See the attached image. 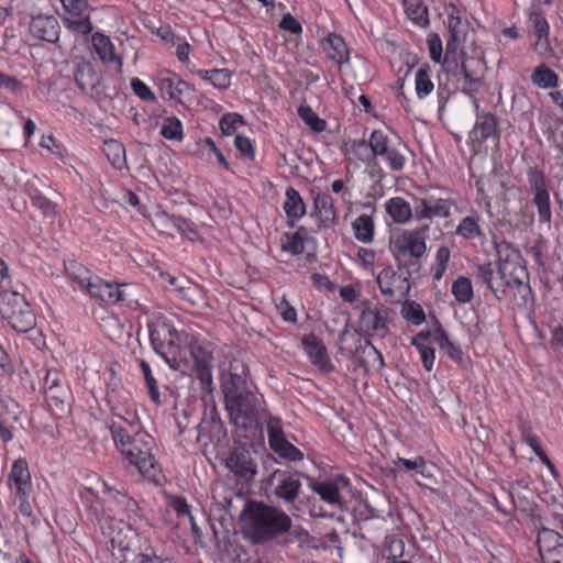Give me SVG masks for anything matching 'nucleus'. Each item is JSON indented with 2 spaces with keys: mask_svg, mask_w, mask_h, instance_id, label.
I'll list each match as a JSON object with an SVG mask.
<instances>
[{
  "mask_svg": "<svg viewBox=\"0 0 563 563\" xmlns=\"http://www.w3.org/2000/svg\"><path fill=\"white\" fill-rule=\"evenodd\" d=\"M449 38L443 59L444 69L454 76L461 75L464 80V91L470 95L478 91L482 82L481 68L483 65V52L474 46L473 55L468 56L466 52L461 53V63L457 62V51L465 37V25L460 16L450 14L448 18Z\"/></svg>",
  "mask_w": 563,
  "mask_h": 563,
  "instance_id": "1",
  "label": "nucleus"
},
{
  "mask_svg": "<svg viewBox=\"0 0 563 563\" xmlns=\"http://www.w3.org/2000/svg\"><path fill=\"white\" fill-rule=\"evenodd\" d=\"M232 423L244 430H257L263 426L266 409L263 400L255 393L246 394L225 406Z\"/></svg>",
  "mask_w": 563,
  "mask_h": 563,
  "instance_id": "5",
  "label": "nucleus"
},
{
  "mask_svg": "<svg viewBox=\"0 0 563 563\" xmlns=\"http://www.w3.org/2000/svg\"><path fill=\"white\" fill-rule=\"evenodd\" d=\"M266 416L263 419V423H266L267 427V435H268V444L271 448H274L275 444L285 440L282 421L280 419L271 416V413L266 410Z\"/></svg>",
  "mask_w": 563,
  "mask_h": 563,
  "instance_id": "43",
  "label": "nucleus"
},
{
  "mask_svg": "<svg viewBox=\"0 0 563 563\" xmlns=\"http://www.w3.org/2000/svg\"><path fill=\"white\" fill-rule=\"evenodd\" d=\"M235 369L236 368L231 365L230 371L221 375V388L224 395L225 406L252 393L247 385L244 371L238 373Z\"/></svg>",
  "mask_w": 563,
  "mask_h": 563,
  "instance_id": "12",
  "label": "nucleus"
},
{
  "mask_svg": "<svg viewBox=\"0 0 563 563\" xmlns=\"http://www.w3.org/2000/svg\"><path fill=\"white\" fill-rule=\"evenodd\" d=\"M65 269L69 278L86 290L88 289V284H91L96 276L86 266L76 261L65 263Z\"/></svg>",
  "mask_w": 563,
  "mask_h": 563,
  "instance_id": "32",
  "label": "nucleus"
},
{
  "mask_svg": "<svg viewBox=\"0 0 563 563\" xmlns=\"http://www.w3.org/2000/svg\"><path fill=\"white\" fill-rule=\"evenodd\" d=\"M244 123V118L241 114L225 113L220 119L219 126L224 135H231L239 124L243 125Z\"/></svg>",
  "mask_w": 563,
  "mask_h": 563,
  "instance_id": "55",
  "label": "nucleus"
},
{
  "mask_svg": "<svg viewBox=\"0 0 563 563\" xmlns=\"http://www.w3.org/2000/svg\"><path fill=\"white\" fill-rule=\"evenodd\" d=\"M284 239L283 250L288 251L294 255H299L303 252L305 244L300 241L299 234L285 233Z\"/></svg>",
  "mask_w": 563,
  "mask_h": 563,
  "instance_id": "61",
  "label": "nucleus"
},
{
  "mask_svg": "<svg viewBox=\"0 0 563 563\" xmlns=\"http://www.w3.org/2000/svg\"><path fill=\"white\" fill-rule=\"evenodd\" d=\"M494 245L497 256V273L504 274V271H508L511 267L510 275L514 276V283L518 286L522 297L526 298L531 292V288L528 283L522 280L523 277L528 276V273L520 263L522 261L520 252L505 240L500 242L495 241Z\"/></svg>",
  "mask_w": 563,
  "mask_h": 563,
  "instance_id": "7",
  "label": "nucleus"
},
{
  "mask_svg": "<svg viewBox=\"0 0 563 563\" xmlns=\"http://www.w3.org/2000/svg\"><path fill=\"white\" fill-rule=\"evenodd\" d=\"M165 221L170 222V225L176 229V232L187 238L189 241L194 242L201 240L200 234L195 228H192L188 220L181 217L170 216L166 212H162V214L157 217V222L161 223Z\"/></svg>",
  "mask_w": 563,
  "mask_h": 563,
  "instance_id": "26",
  "label": "nucleus"
},
{
  "mask_svg": "<svg viewBox=\"0 0 563 563\" xmlns=\"http://www.w3.org/2000/svg\"><path fill=\"white\" fill-rule=\"evenodd\" d=\"M432 218H448L454 207L451 199H432L430 198Z\"/></svg>",
  "mask_w": 563,
  "mask_h": 563,
  "instance_id": "58",
  "label": "nucleus"
},
{
  "mask_svg": "<svg viewBox=\"0 0 563 563\" xmlns=\"http://www.w3.org/2000/svg\"><path fill=\"white\" fill-rule=\"evenodd\" d=\"M455 233L466 240H474L476 238L484 236L479 225V218L473 216L463 218L456 227Z\"/></svg>",
  "mask_w": 563,
  "mask_h": 563,
  "instance_id": "36",
  "label": "nucleus"
},
{
  "mask_svg": "<svg viewBox=\"0 0 563 563\" xmlns=\"http://www.w3.org/2000/svg\"><path fill=\"white\" fill-rule=\"evenodd\" d=\"M10 487L15 488L16 495L30 496L32 484L29 466L25 460L14 461L9 475Z\"/></svg>",
  "mask_w": 563,
  "mask_h": 563,
  "instance_id": "20",
  "label": "nucleus"
},
{
  "mask_svg": "<svg viewBox=\"0 0 563 563\" xmlns=\"http://www.w3.org/2000/svg\"><path fill=\"white\" fill-rule=\"evenodd\" d=\"M67 390L63 387L45 391L47 405L52 410L64 412L66 410Z\"/></svg>",
  "mask_w": 563,
  "mask_h": 563,
  "instance_id": "51",
  "label": "nucleus"
},
{
  "mask_svg": "<svg viewBox=\"0 0 563 563\" xmlns=\"http://www.w3.org/2000/svg\"><path fill=\"white\" fill-rule=\"evenodd\" d=\"M284 210L289 219L291 225L295 220L300 219L306 213V207L299 192L294 188H288L286 191V201L284 202Z\"/></svg>",
  "mask_w": 563,
  "mask_h": 563,
  "instance_id": "29",
  "label": "nucleus"
},
{
  "mask_svg": "<svg viewBox=\"0 0 563 563\" xmlns=\"http://www.w3.org/2000/svg\"><path fill=\"white\" fill-rule=\"evenodd\" d=\"M405 300L400 311L402 318L416 325L421 324L426 320L421 306L415 301H408L407 298Z\"/></svg>",
  "mask_w": 563,
  "mask_h": 563,
  "instance_id": "48",
  "label": "nucleus"
},
{
  "mask_svg": "<svg viewBox=\"0 0 563 563\" xmlns=\"http://www.w3.org/2000/svg\"><path fill=\"white\" fill-rule=\"evenodd\" d=\"M367 146H369L373 156L383 157L391 170L398 172L405 167L406 154L409 153V148L405 143L400 141L391 143L384 132L374 130L368 142L361 140L354 143V147L366 148Z\"/></svg>",
  "mask_w": 563,
  "mask_h": 563,
  "instance_id": "6",
  "label": "nucleus"
},
{
  "mask_svg": "<svg viewBox=\"0 0 563 563\" xmlns=\"http://www.w3.org/2000/svg\"><path fill=\"white\" fill-rule=\"evenodd\" d=\"M197 74L219 89L230 86V74L227 69L198 70Z\"/></svg>",
  "mask_w": 563,
  "mask_h": 563,
  "instance_id": "45",
  "label": "nucleus"
},
{
  "mask_svg": "<svg viewBox=\"0 0 563 563\" xmlns=\"http://www.w3.org/2000/svg\"><path fill=\"white\" fill-rule=\"evenodd\" d=\"M109 429L115 445L122 453L129 445H131L134 432L130 431L125 426L117 421H112L109 424Z\"/></svg>",
  "mask_w": 563,
  "mask_h": 563,
  "instance_id": "41",
  "label": "nucleus"
},
{
  "mask_svg": "<svg viewBox=\"0 0 563 563\" xmlns=\"http://www.w3.org/2000/svg\"><path fill=\"white\" fill-rule=\"evenodd\" d=\"M75 82L78 88L90 96L98 93L99 78L93 68L89 65L80 67L75 74Z\"/></svg>",
  "mask_w": 563,
  "mask_h": 563,
  "instance_id": "27",
  "label": "nucleus"
},
{
  "mask_svg": "<svg viewBox=\"0 0 563 563\" xmlns=\"http://www.w3.org/2000/svg\"><path fill=\"white\" fill-rule=\"evenodd\" d=\"M101 486L109 511L114 516H119L120 521H123L124 519L135 521L136 518H139L140 507L133 498L113 487H110L106 482H102Z\"/></svg>",
  "mask_w": 563,
  "mask_h": 563,
  "instance_id": "11",
  "label": "nucleus"
},
{
  "mask_svg": "<svg viewBox=\"0 0 563 563\" xmlns=\"http://www.w3.org/2000/svg\"><path fill=\"white\" fill-rule=\"evenodd\" d=\"M188 88V84L178 78L166 77L159 79V89L163 98L176 99Z\"/></svg>",
  "mask_w": 563,
  "mask_h": 563,
  "instance_id": "39",
  "label": "nucleus"
},
{
  "mask_svg": "<svg viewBox=\"0 0 563 563\" xmlns=\"http://www.w3.org/2000/svg\"><path fill=\"white\" fill-rule=\"evenodd\" d=\"M191 353L192 356L195 357L196 375L197 378L200 380L202 389H205L206 391H211L212 375L207 354L200 347H198L197 350H192Z\"/></svg>",
  "mask_w": 563,
  "mask_h": 563,
  "instance_id": "24",
  "label": "nucleus"
},
{
  "mask_svg": "<svg viewBox=\"0 0 563 563\" xmlns=\"http://www.w3.org/2000/svg\"><path fill=\"white\" fill-rule=\"evenodd\" d=\"M266 416L263 419V423H266L267 427V435H268V444L271 448H274L275 444L285 440L282 421L280 419L271 416V413L266 410Z\"/></svg>",
  "mask_w": 563,
  "mask_h": 563,
  "instance_id": "44",
  "label": "nucleus"
},
{
  "mask_svg": "<svg viewBox=\"0 0 563 563\" xmlns=\"http://www.w3.org/2000/svg\"><path fill=\"white\" fill-rule=\"evenodd\" d=\"M0 317L16 332H29L36 325V318L24 296L18 291L0 292Z\"/></svg>",
  "mask_w": 563,
  "mask_h": 563,
  "instance_id": "4",
  "label": "nucleus"
},
{
  "mask_svg": "<svg viewBox=\"0 0 563 563\" xmlns=\"http://www.w3.org/2000/svg\"><path fill=\"white\" fill-rule=\"evenodd\" d=\"M305 475L298 471L275 470L269 479L274 484V496L285 504H292L301 490L300 477Z\"/></svg>",
  "mask_w": 563,
  "mask_h": 563,
  "instance_id": "9",
  "label": "nucleus"
},
{
  "mask_svg": "<svg viewBox=\"0 0 563 563\" xmlns=\"http://www.w3.org/2000/svg\"><path fill=\"white\" fill-rule=\"evenodd\" d=\"M87 291L102 302H118L125 300V294L117 284L103 282L100 277L95 276L91 284H88Z\"/></svg>",
  "mask_w": 563,
  "mask_h": 563,
  "instance_id": "19",
  "label": "nucleus"
},
{
  "mask_svg": "<svg viewBox=\"0 0 563 563\" xmlns=\"http://www.w3.org/2000/svg\"><path fill=\"white\" fill-rule=\"evenodd\" d=\"M364 309L360 316L361 328L368 334L384 338L388 333L386 318L377 308L372 307L369 300L363 301Z\"/></svg>",
  "mask_w": 563,
  "mask_h": 563,
  "instance_id": "16",
  "label": "nucleus"
},
{
  "mask_svg": "<svg viewBox=\"0 0 563 563\" xmlns=\"http://www.w3.org/2000/svg\"><path fill=\"white\" fill-rule=\"evenodd\" d=\"M140 366L143 372L151 399L157 405L161 404V395H159L157 382L152 374L148 363L145 362L144 360H142L140 362Z\"/></svg>",
  "mask_w": 563,
  "mask_h": 563,
  "instance_id": "54",
  "label": "nucleus"
},
{
  "mask_svg": "<svg viewBox=\"0 0 563 563\" xmlns=\"http://www.w3.org/2000/svg\"><path fill=\"white\" fill-rule=\"evenodd\" d=\"M240 520L245 537L255 544L266 543L291 530V519L285 511L257 501L245 505Z\"/></svg>",
  "mask_w": 563,
  "mask_h": 563,
  "instance_id": "2",
  "label": "nucleus"
},
{
  "mask_svg": "<svg viewBox=\"0 0 563 563\" xmlns=\"http://www.w3.org/2000/svg\"><path fill=\"white\" fill-rule=\"evenodd\" d=\"M430 57L433 62L439 63L442 58V42L438 34L432 33L427 38Z\"/></svg>",
  "mask_w": 563,
  "mask_h": 563,
  "instance_id": "63",
  "label": "nucleus"
},
{
  "mask_svg": "<svg viewBox=\"0 0 563 563\" xmlns=\"http://www.w3.org/2000/svg\"><path fill=\"white\" fill-rule=\"evenodd\" d=\"M430 332H420L412 338L411 344L415 345L420 352L421 362L423 367L430 372L433 368L435 358L434 349L429 347L424 344V341L429 338Z\"/></svg>",
  "mask_w": 563,
  "mask_h": 563,
  "instance_id": "34",
  "label": "nucleus"
},
{
  "mask_svg": "<svg viewBox=\"0 0 563 563\" xmlns=\"http://www.w3.org/2000/svg\"><path fill=\"white\" fill-rule=\"evenodd\" d=\"M154 439L147 432H135L129 445L122 455L134 465L137 471L145 475L150 474L155 467L156 460L152 454Z\"/></svg>",
  "mask_w": 563,
  "mask_h": 563,
  "instance_id": "8",
  "label": "nucleus"
},
{
  "mask_svg": "<svg viewBox=\"0 0 563 563\" xmlns=\"http://www.w3.org/2000/svg\"><path fill=\"white\" fill-rule=\"evenodd\" d=\"M556 517H563V515H553V528H542L538 533L537 542L541 554L547 552L548 547H556L559 543H563L562 529Z\"/></svg>",
  "mask_w": 563,
  "mask_h": 563,
  "instance_id": "23",
  "label": "nucleus"
},
{
  "mask_svg": "<svg viewBox=\"0 0 563 563\" xmlns=\"http://www.w3.org/2000/svg\"><path fill=\"white\" fill-rule=\"evenodd\" d=\"M533 203L537 207L539 222L549 224L552 219L549 191L533 196Z\"/></svg>",
  "mask_w": 563,
  "mask_h": 563,
  "instance_id": "49",
  "label": "nucleus"
},
{
  "mask_svg": "<svg viewBox=\"0 0 563 563\" xmlns=\"http://www.w3.org/2000/svg\"><path fill=\"white\" fill-rule=\"evenodd\" d=\"M271 449L280 457L291 462L301 461L303 459V454L300 452V450L286 439L275 444L274 448Z\"/></svg>",
  "mask_w": 563,
  "mask_h": 563,
  "instance_id": "50",
  "label": "nucleus"
},
{
  "mask_svg": "<svg viewBox=\"0 0 563 563\" xmlns=\"http://www.w3.org/2000/svg\"><path fill=\"white\" fill-rule=\"evenodd\" d=\"M406 271V276H397L396 271L391 266L385 267L376 277V282L380 292L387 297L391 302H400L409 295L410 285Z\"/></svg>",
  "mask_w": 563,
  "mask_h": 563,
  "instance_id": "10",
  "label": "nucleus"
},
{
  "mask_svg": "<svg viewBox=\"0 0 563 563\" xmlns=\"http://www.w3.org/2000/svg\"><path fill=\"white\" fill-rule=\"evenodd\" d=\"M64 23L69 30L76 33H80L82 35H87L92 32V24L90 22L89 16H86L84 19L64 18Z\"/></svg>",
  "mask_w": 563,
  "mask_h": 563,
  "instance_id": "60",
  "label": "nucleus"
},
{
  "mask_svg": "<svg viewBox=\"0 0 563 563\" xmlns=\"http://www.w3.org/2000/svg\"><path fill=\"white\" fill-rule=\"evenodd\" d=\"M354 235L356 240L363 243H371L374 236V221L371 216H358L353 224Z\"/></svg>",
  "mask_w": 563,
  "mask_h": 563,
  "instance_id": "33",
  "label": "nucleus"
},
{
  "mask_svg": "<svg viewBox=\"0 0 563 563\" xmlns=\"http://www.w3.org/2000/svg\"><path fill=\"white\" fill-rule=\"evenodd\" d=\"M131 87L134 93L143 101L156 100L154 92L141 79L133 78L131 80Z\"/></svg>",
  "mask_w": 563,
  "mask_h": 563,
  "instance_id": "62",
  "label": "nucleus"
},
{
  "mask_svg": "<svg viewBox=\"0 0 563 563\" xmlns=\"http://www.w3.org/2000/svg\"><path fill=\"white\" fill-rule=\"evenodd\" d=\"M511 285V280L507 277V271L494 277L493 284L488 288L493 291L497 300H503L506 296V289Z\"/></svg>",
  "mask_w": 563,
  "mask_h": 563,
  "instance_id": "57",
  "label": "nucleus"
},
{
  "mask_svg": "<svg viewBox=\"0 0 563 563\" xmlns=\"http://www.w3.org/2000/svg\"><path fill=\"white\" fill-rule=\"evenodd\" d=\"M311 488L323 501L342 508V497L336 484L332 482H313L311 483Z\"/></svg>",
  "mask_w": 563,
  "mask_h": 563,
  "instance_id": "30",
  "label": "nucleus"
},
{
  "mask_svg": "<svg viewBox=\"0 0 563 563\" xmlns=\"http://www.w3.org/2000/svg\"><path fill=\"white\" fill-rule=\"evenodd\" d=\"M60 26L53 15L33 16L30 23V32L33 36L49 43H56L59 38Z\"/></svg>",
  "mask_w": 563,
  "mask_h": 563,
  "instance_id": "17",
  "label": "nucleus"
},
{
  "mask_svg": "<svg viewBox=\"0 0 563 563\" xmlns=\"http://www.w3.org/2000/svg\"><path fill=\"white\" fill-rule=\"evenodd\" d=\"M452 294L456 301L461 303L470 302L473 297V286L467 277L460 276L452 285Z\"/></svg>",
  "mask_w": 563,
  "mask_h": 563,
  "instance_id": "42",
  "label": "nucleus"
},
{
  "mask_svg": "<svg viewBox=\"0 0 563 563\" xmlns=\"http://www.w3.org/2000/svg\"><path fill=\"white\" fill-rule=\"evenodd\" d=\"M161 134L166 140L180 141L184 136L183 124L176 117H168L164 119Z\"/></svg>",
  "mask_w": 563,
  "mask_h": 563,
  "instance_id": "47",
  "label": "nucleus"
},
{
  "mask_svg": "<svg viewBox=\"0 0 563 563\" xmlns=\"http://www.w3.org/2000/svg\"><path fill=\"white\" fill-rule=\"evenodd\" d=\"M545 563H563V543L556 547H548L547 552L542 553Z\"/></svg>",
  "mask_w": 563,
  "mask_h": 563,
  "instance_id": "64",
  "label": "nucleus"
},
{
  "mask_svg": "<svg viewBox=\"0 0 563 563\" xmlns=\"http://www.w3.org/2000/svg\"><path fill=\"white\" fill-rule=\"evenodd\" d=\"M227 466L236 475L245 479L256 474L251 452L244 446H236L227 459Z\"/></svg>",
  "mask_w": 563,
  "mask_h": 563,
  "instance_id": "15",
  "label": "nucleus"
},
{
  "mask_svg": "<svg viewBox=\"0 0 563 563\" xmlns=\"http://www.w3.org/2000/svg\"><path fill=\"white\" fill-rule=\"evenodd\" d=\"M298 115L314 132H323L327 128V122L320 119L309 106H300L298 108Z\"/></svg>",
  "mask_w": 563,
  "mask_h": 563,
  "instance_id": "46",
  "label": "nucleus"
},
{
  "mask_svg": "<svg viewBox=\"0 0 563 563\" xmlns=\"http://www.w3.org/2000/svg\"><path fill=\"white\" fill-rule=\"evenodd\" d=\"M303 349L313 365L324 373H330L333 369V365L328 355L327 347L322 340L316 334L309 333L303 335L302 340Z\"/></svg>",
  "mask_w": 563,
  "mask_h": 563,
  "instance_id": "13",
  "label": "nucleus"
},
{
  "mask_svg": "<svg viewBox=\"0 0 563 563\" xmlns=\"http://www.w3.org/2000/svg\"><path fill=\"white\" fill-rule=\"evenodd\" d=\"M404 8L407 16L418 25L429 23L428 9L421 0H404Z\"/></svg>",
  "mask_w": 563,
  "mask_h": 563,
  "instance_id": "37",
  "label": "nucleus"
},
{
  "mask_svg": "<svg viewBox=\"0 0 563 563\" xmlns=\"http://www.w3.org/2000/svg\"><path fill=\"white\" fill-rule=\"evenodd\" d=\"M352 361L365 373L379 371L384 366L382 353L368 340H365L363 345L356 346Z\"/></svg>",
  "mask_w": 563,
  "mask_h": 563,
  "instance_id": "14",
  "label": "nucleus"
},
{
  "mask_svg": "<svg viewBox=\"0 0 563 563\" xmlns=\"http://www.w3.org/2000/svg\"><path fill=\"white\" fill-rule=\"evenodd\" d=\"M314 214L323 227H331L335 220V210L332 198L325 194H319L313 202Z\"/></svg>",
  "mask_w": 563,
  "mask_h": 563,
  "instance_id": "25",
  "label": "nucleus"
},
{
  "mask_svg": "<svg viewBox=\"0 0 563 563\" xmlns=\"http://www.w3.org/2000/svg\"><path fill=\"white\" fill-rule=\"evenodd\" d=\"M92 46L103 62H113L117 59L114 47L110 38L101 33L92 35Z\"/></svg>",
  "mask_w": 563,
  "mask_h": 563,
  "instance_id": "40",
  "label": "nucleus"
},
{
  "mask_svg": "<svg viewBox=\"0 0 563 563\" xmlns=\"http://www.w3.org/2000/svg\"><path fill=\"white\" fill-rule=\"evenodd\" d=\"M322 47L327 56L339 65H343L350 59L349 48L344 40L335 33L329 34V36L322 42Z\"/></svg>",
  "mask_w": 563,
  "mask_h": 563,
  "instance_id": "22",
  "label": "nucleus"
},
{
  "mask_svg": "<svg viewBox=\"0 0 563 563\" xmlns=\"http://www.w3.org/2000/svg\"><path fill=\"white\" fill-rule=\"evenodd\" d=\"M528 184L534 195L548 192L545 175L536 167H530L527 172Z\"/></svg>",
  "mask_w": 563,
  "mask_h": 563,
  "instance_id": "53",
  "label": "nucleus"
},
{
  "mask_svg": "<svg viewBox=\"0 0 563 563\" xmlns=\"http://www.w3.org/2000/svg\"><path fill=\"white\" fill-rule=\"evenodd\" d=\"M472 142L478 144L493 139L494 143L499 142V132L497 130V118L492 113H485L477 117L476 124L470 133Z\"/></svg>",
  "mask_w": 563,
  "mask_h": 563,
  "instance_id": "18",
  "label": "nucleus"
},
{
  "mask_svg": "<svg viewBox=\"0 0 563 563\" xmlns=\"http://www.w3.org/2000/svg\"><path fill=\"white\" fill-rule=\"evenodd\" d=\"M125 563H175L172 558L157 555L154 551L140 552L132 560L125 559Z\"/></svg>",
  "mask_w": 563,
  "mask_h": 563,
  "instance_id": "56",
  "label": "nucleus"
},
{
  "mask_svg": "<svg viewBox=\"0 0 563 563\" xmlns=\"http://www.w3.org/2000/svg\"><path fill=\"white\" fill-rule=\"evenodd\" d=\"M103 152L110 164L115 168L121 169L125 164V148L122 143L115 140H108L103 144Z\"/></svg>",
  "mask_w": 563,
  "mask_h": 563,
  "instance_id": "38",
  "label": "nucleus"
},
{
  "mask_svg": "<svg viewBox=\"0 0 563 563\" xmlns=\"http://www.w3.org/2000/svg\"><path fill=\"white\" fill-rule=\"evenodd\" d=\"M531 82L538 88H555L559 84L558 74L544 64L537 66L531 74Z\"/></svg>",
  "mask_w": 563,
  "mask_h": 563,
  "instance_id": "31",
  "label": "nucleus"
},
{
  "mask_svg": "<svg viewBox=\"0 0 563 563\" xmlns=\"http://www.w3.org/2000/svg\"><path fill=\"white\" fill-rule=\"evenodd\" d=\"M428 225L422 229L405 230L390 240L389 249L397 263L398 269H406L408 275L412 272H419V260L427 252L424 231Z\"/></svg>",
  "mask_w": 563,
  "mask_h": 563,
  "instance_id": "3",
  "label": "nucleus"
},
{
  "mask_svg": "<svg viewBox=\"0 0 563 563\" xmlns=\"http://www.w3.org/2000/svg\"><path fill=\"white\" fill-rule=\"evenodd\" d=\"M529 22L533 26L534 34L538 37H549V23L540 9H531L529 12Z\"/></svg>",
  "mask_w": 563,
  "mask_h": 563,
  "instance_id": "52",
  "label": "nucleus"
},
{
  "mask_svg": "<svg viewBox=\"0 0 563 563\" xmlns=\"http://www.w3.org/2000/svg\"><path fill=\"white\" fill-rule=\"evenodd\" d=\"M415 88L418 98L422 99L429 96L434 85L430 78V66L428 64L421 65L415 75Z\"/></svg>",
  "mask_w": 563,
  "mask_h": 563,
  "instance_id": "35",
  "label": "nucleus"
},
{
  "mask_svg": "<svg viewBox=\"0 0 563 563\" xmlns=\"http://www.w3.org/2000/svg\"><path fill=\"white\" fill-rule=\"evenodd\" d=\"M394 464L407 471H413L416 475H423V468L427 466L426 460L422 456H416L412 460L397 457Z\"/></svg>",
  "mask_w": 563,
  "mask_h": 563,
  "instance_id": "59",
  "label": "nucleus"
},
{
  "mask_svg": "<svg viewBox=\"0 0 563 563\" xmlns=\"http://www.w3.org/2000/svg\"><path fill=\"white\" fill-rule=\"evenodd\" d=\"M385 207L386 212L396 223H406L412 218L410 205L400 197L390 198Z\"/></svg>",
  "mask_w": 563,
  "mask_h": 563,
  "instance_id": "28",
  "label": "nucleus"
},
{
  "mask_svg": "<svg viewBox=\"0 0 563 563\" xmlns=\"http://www.w3.org/2000/svg\"><path fill=\"white\" fill-rule=\"evenodd\" d=\"M148 330L153 349L170 364L166 357L167 349L174 347L170 329L166 324H153L148 327Z\"/></svg>",
  "mask_w": 563,
  "mask_h": 563,
  "instance_id": "21",
  "label": "nucleus"
}]
</instances>
